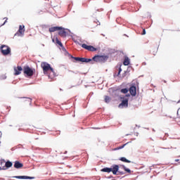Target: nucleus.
<instances>
[{
    "label": "nucleus",
    "mask_w": 180,
    "mask_h": 180,
    "mask_svg": "<svg viewBox=\"0 0 180 180\" xmlns=\"http://www.w3.org/2000/svg\"><path fill=\"white\" fill-rule=\"evenodd\" d=\"M13 178H15L16 179H35L36 177L29 176H14Z\"/></svg>",
    "instance_id": "nucleus-7"
},
{
    "label": "nucleus",
    "mask_w": 180,
    "mask_h": 180,
    "mask_svg": "<svg viewBox=\"0 0 180 180\" xmlns=\"http://www.w3.org/2000/svg\"><path fill=\"white\" fill-rule=\"evenodd\" d=\"M24 74H25L27 77H33L34 72L33 70L29 66H25Z\"/></svg>",
    "instance_id": "nucleus-5"
},
{
    "label": "nucleus",
    "mask_w": 180,
    "mask_h": 180,
    "mask_svg": "<svg viewBox=\"0 0 180 180\" xmlns=\"http://www.w3.org/2000/svg\"><path fill=\"white\" fill-rule=\"evenodd\" d=\"M13 164H12V162L11 161H7L5 164V166L6 168H11V167H12Z\"/></svg>",
    "instance_id": "nucleus-19"
},
{
    "label": "nucleus",
    "mask_w": 180,
    "mask_h": 180,
    "mask_svg": "<svg viewBox=\"0 0 180 180\" xmlns=\"http://www.w3.org/2000/svg\"><path fill=\"white\" fill-rule=\"evenodd\" d=\"M126 144H127V143H125L121 146H119L118 148H117V150H122V148H124V146H126Z\"/></svg>",
    "instance_id": "nucleus-26"
},
{
    "label": "nucleus",
    "mask_w": 180,
    "mask_h": 180,
    "mask_svg": "<svg viewBox=\"0 0 180 180\" xmlns=\"http://www.w3.org/2000/svg\"><path fill=\"white\" fill-rule=\"evenodd\" d=\"M25 25L22 26L20 25L19 26V30H18V33H20V34H23V33H25Z\"/></svg>",
    "instance_id": "nucleus-15"
},
{
    "label": "nucleus",
    "mask_w": 180,
    "mask_h": 180,
    "mask_svg": "<svg viewBox=\"0 0 180 180\" xmlns=\"http://www.w3.org/2000/svg\"><path fill=\"white\" fill-rule=\"evenodd\" d=\"M23 167V164L20 163L19 161H15L14 163V168L19 169V168H22Z\"/></svg>",
    "instance_id": "nucleus-13"
},
{
    "label": "nucleus",
    "mask_w": 180,
    "mask_h": 180,
    "mask_svg": "<svg viewBox=\"0 0 180 180\" xmlns=\"http://www.w3.org/2000/svg\"><path fill=\"white\" fill-rule=\"evenodd\" d=\"M178 161H179V160H178V159H176V160H175V162H178Z\"/></svg>",
    "instance_id": "nucleus-30"
},
{
    "label": "nucleus",
    "mask_w": 180,
    "mask_h": 180,
    "mask_svg": "<svg viewBox=\"0 0 180 180\" xmlns=\"http://www.w3.org/2000/svg\"><path fill=\"white\" fill-rule=\"evenodd\" d=\"M29 101H30V103H32V99L29 98Z\"/></svg>",
    "instance_id": "nucleus-31"
},
{
    "label": "nucleus",
    "mask_w": 180,
    "mask_h": 180,
    "mask_svg": "<svg viewBox=\"0 0 180 180\" xmlns=\"http://www.w3.org/2000/svg\"><path fill=\"white\" fill-rule=\"evenodd\" d=\"M120 160V161H122L123 162H128V163L131 162V161L126 159V158H121Z\"/></svg>",
    "instance_id": "nucleus-21"
},
{
    "label": "nucleus",
    "mask_w": 180,
    "mask_h": 180,
    "mask_svg": "<svg viewBox=\"0 0 180 180\" xmlns=\"http://www.w3.org/2000/svg\"><path fill=\"white\" fill-rule=\"evenodd\" d=\"M98 22V25H101V22H99V21H97Z\"/></svg>",
    "instance_id": "nucleus-32"
},
{
    "label": "nucleus",
    "mask_w": 180,
    "mask_h": 180,
    "mask_svg": "<svg viewBox=\"0 0 180 180\" xmlns=\"http://www.w3.org/2000/svg\"><path fill=\"white\" fill-rule=\"evenodd\" d=\"M118 172H119V165H112L111 172H112L114 175H116Z\"/></svg>",
    "instance_id": "nucleus-11"
},
{
    "label": "nucleus",
    "mask_w": 180,
    "mask_h": 180,
    "mask_svg": "<svg viewBox=\"0 0 180 180\" xmlns=\"http://www.w3.org/2000/svg\"><path fill=\"white\" fill-rule=\"evenodd\" d=\"M3 79H6V75H0V81Z\"/></svg>",
    "instance_id": "nucleus-24"
},
{
    "label": "nucleus",
    "mask_w": 180,
    "mask_h": 180,
    "mask_svg": "<svg viewBox=\"0 0 180 180\" xmlns=\"http://www.w3.org/2000/svg\"><path fill=\"white\" fill-rule=\"evenodd\" d=\"M123 64L124 65H129V64H130V59L129 58V57H126L124 58Z\"/></svg>",
    "instance_id": "nucleus-16"
},
{
    "label": "nucleus",
    "mask_w": 180,
    "mask_h": 180,
    "mask_svg": "<svg viewBox=\"0 0 180 180\" xmlns=\"http://www.w3.org/2000/svg\"><path fill=\"white\" fill-rule=\"evenodd\" d=\"M109 102H110V97L105 96V103H109Z\"/></svg>",
    "instance_id": "nucleus-22"
},
{
    "label": "nucleus",
    "mask_w": 180,
    "mask_h": 180,
    "mask_svg": "<svg viewBox=\"0 0 180 180\" xmlns=\"http://www.w3.org/2000/svg\"><path fill=\"white\" fill-rule=\"evenodd\" d=\"M142 34H146V29H143V30Z\"/></svg>",
    "instance_id": "nucleus-29"
},
{
    "label": "nucleus",
    "mask_w": 180,
    "mask_h": 180,
    "mask_svg": "<svg viewBox=\"0 0 180 180\" xmlns=\"http://www.w3.org/2000/svg\"><path fill=\"white\" fill-rule=\"evenodd\" d=\"M82 49H85V50H88V51H96V48L89 45H86V44H82Z\"/></svg>",
    "instance_id": "nucleus-6"
},
{
    "label": "nucleus",
    "mask_w": 180,
    "mask_h": 180,
    "mask_svg": "<svg viewBox=\"0 0 180 180\" xmlns=\"http://www.w3.org/2000/svg\"><path fill=\"white\" fill-rule=\"evenodd\" d=\"M22 70H23L22 68V66H18L17 68H14V75H20V74L22 73Z\"/></svg>",
    "instance_id": "nucleus-9"
},
{
    "label": "nucleus",
    "mask_w": 180,
    "mask_h": 180,
    "mask_svg": "<svg viewBox=\"0 0 180 180\" xmlns=\"http://www.w3.org/2000/svg\"><path fill=\"white\" fill-rule=\"evenodd\" d=\"M56 44H58V46H60V47H63V43H61V41L60 40H58V38H56Z\"/></svg>",
    "instance_id": "nucleus-20"
},
{
    "label": "nucleus",
    "mask_w": 180,
    "mask_h": 180,
    "mask_svg": "<svg viewBox=\"0 0 180 180\" xmlns=\"http://www.w3.org/2000/svg\"><path fill=\"white\" fill-rule=\"evenodd\" d=\"M58 34L61 37H67V32H65V29L63 28L62 30H60Z\"/></svg>",
    "instance_id": "nucleus-12"
},
{
    "label": "nucleus",
    "mask_w": 180,
    "mask_h": 180,
    "mask_svg": "<svg viewBox=\"0 0 180 180\" xmlns=\"http://www.w3.org/2000/svg\"><path fill=\"white\" fill-rule=\"evenodd\" d=\"M5 23H6V21L4 22V25H5Z\"/></svg>",
    "instance_id": "nucleus-33"
},
{
    "label": "nucleus",
    "mask_w": 180,
    "mask_h": 180,
    "mask_svg": "<svg viewBox=\"0 0 180 180\" xmlns=\"http://www.w3.org/2000/svg\"><path fill=\"white\" fill-rule=\"evenodd\" d=\"M72 58H74L76 61H81V63H84V58H79V57H72Z\"/></svg>",
    "instance_id": "nucleus-18"
},
{
    "label": "nucleus",
    "mask_w": 180,
    "mask_h": 180,
    "mask_svg": "<svg viewBox=\"0 0 180 180\" xmlns=\"http://www.w3.org/2000/svg\"><path fill=\"white\" fill-rule=\"evenodd\" d=\"M2 169H6V168L5 167V166L3 167H0V171H2Z\"/></svg>",
    "instance_id": "nucleus-28"
},
{
    "label": "nucleus",
    "mask_w": 180,
    "mask_h": 180,
    "mask_svg": "<svg viewBox=\"0 0 180 180\" xmlns=\"http://www.w3.org/2000/svg\"><path fill=\"white\" fill-rule=\"evenodd\" d=\"M83 63H90V64H94L95 60H94V58L92 59L83 58Z\"/></svg>",
    "instance_id": "nucleus-14"
},
{
    "label": "nucleus",
    "mask_w": 180,
    "mask_h": 180,
    "mask_svg": "<svg viewBox=\"0 0 180 180\" xmlns=\"http://www.w3.org/2000/svg\"><path fill=\"white\" fill-rule=\"evenodd\" d=\"M120 72H122V68H119V71H118V73H117V77H119V75H120Z\"/></svg>",
    "instance_id": "nucleus-27"
},
{
    "label": "nucleus",
    "mask_w": 180,
    "mask_h": 180,
    "mask_svg": "<svg viewBox=\"0 0 180 180\" xmlns=\"http://www.w3.org/2000/svg\"><path fill=\"white\" fill-rule=\"evenodd\" d=\"M121 92H122V94H127V92H129V89H121Z\"/></svg>",
    "instance_id": "nucleus-25"
},
{
    "label": "nucleus",
    "mask_w": 180,
    "mask_h": 180,
    "mask_svg": "<svg viewBox=\"0 0 180 180\" xmlns=\"http://www.w3.org/2000/svg\"><path fill=\"white\" fill-rule=\"evenodd\" d=\"M121 174L123 175V172H121Z\"/></svg>",
    "instance_id": "nucleus-36"
},
{
    "label": "nucleus",
    "mask_w": 180,
    "mask_h": 180,
    "mask_svg": "<svg viewBox=\"0 0 180 180\" xmlns=\"http://www.w3.org/2000/svg\"><path fill=\"white\" fill-rule=\"evenodd\" d=\"M153 131H155V129H153Z\"/></svg>",
    "instance_id": "nucleus-37"
},
{
    "label": "nucleus",
    "mask_w": 180,
    "mask_h": 180,
    "mask_svg": "<svg viewBox=\"0 0 180 180\" xmlns=\"http://www.w3.org/2000/svg\"><path fill=\"white\" fill-rule=\"evenodd\" d=\"M108 58L109 56H96L93 57V60L96 63H105Z\"/></svg>",
    "instance_id": "nucleus-1"
},
{
    "label": "nucleus",
    "mask_w": 180,
    "mask_h": 180,
    "mask_svg": "<svg viewBox=\"0 0 180 180\" xmlns=\"http://www.w3.org/2000/svg\"><path fill=\"white\" fill-rule=\"evenodd\" d=\"M122 168L124 171H126L127 172H128V174H130V172H131V170H130V169H128L127 167H126V166L123 165Z\"/></svg>",
    "instance_id": "nucleus-23"
},
{
    "label": "nucleus",
    "mask_w": 180,
    "mask_h": 180,
    "mask_svg": "<svg viewBox=\"0 0 180 180\" xmlns=\"http://www.w3.org/2000/svg\"><path fill=\"white\" fill-rule=\"evenodd\" d=\"M101 172H108V173L112 172V168L105 167L101 169Z\"/></svg>",
    "instance_id": "nucleus-17"
},
{
    "label": "nucleus",
    "mask_w": 180,
    "mask_h": 180,
    "mask_svg": "<svg viewBox=\"0 0 180 180\" xmlns=\"http://www.w3.org/2000/svg\"><path fill=\"white\" fill-rule=\"evenodd\" d=\"M114 77H116V75H114Z\"/></svg>",
    "instance_id": "nucleus-38"
},
{
    "label": "nucleus",
    "mask_w": 180,
    "mask_h": 180,
    "mask_svg": "<svg viewBox=\"0 0 180 180\" xmlns=\"http://www.w3.org/2000/svg\"><path fill=\"white\" fill-rule=\"evenodd\" d=\"M41 67L43 69L44 72H47V71H49V70L51 71V72L54 73V70L53 69V68H51V66H50V64L46 63V62H43L41 64Z\"/></svg>",
    "instance_id": "nucleus-2"
},
{
    "label": "nucleus",
    "mask_w": 180,
    "mask_h": 180,
    "mask_svg": "<svg viewBox=\"0 0 180 180\" xmlns=\"http://www.w3.org/2000/svg\"><path fill=\"white\" fill-rule=\"evenodd\" d=\"M129 97H130V95L128 94L125 96V98L119 105V108H127V106H129Z\"/></svg>",
    "instance_id": "nucleus-4"
},
{
    "label": "nucleus",
    "mask_w": 180,
    "mask_h": 180,
    "mask_svg": "<svg viewBox=\"0 0 180 180\" xmlns=\"http://www.w3.org/2000/svg\"><path fill=\"white\" fill-rule=\"evenodd\" d=\"M0 50L3 56H8V54L11 53V48L6 45H2L0 47Z\"/></svg>",
    "instance_id": "nucleus-3"
},
{
    "label": "nucleus",
    "mask_w": 180,
    "mask_h": 180,
    "mask_svg": "<svg viewBox=\"0 0 180 180\" xmlns=\"http://www.w3.org/2000/svg\"><path fill=\"white\" fill-rule=\"evenodd\" d=\"M177 103H180V100L177 102Z\"/></svg>",
    "instance_id": "nucleus-35"
},
{
    "label": "nucleus",
    "mask_w": 180,
    "mask_h": 180,
    "mask_svg": "<svg viewBox=\"0 0 180 180\" xmlns=\"http://www.w3.org/2000/svg\"><path fill=\"white\" fill-rule=\"evenodd\" d=\"M58 30H63V27H51L49 28L50 33H53Z\"/></svg>",
    "instance_id": "nucleus-10"
},
{
    "label": "nucleus",
    "mask_w": 180,
    "mask_h": 180,
    "mask_svg": "<svg viewBox=\"0 0 180 180\" xmlns=\"http://www.w3.org/2000/svg\"><path fill=\"white\" fill-rule=\"evenodd\" d=\"M136 91L137 89L136 88V86H131L129 88V92L132 96H136V95L137 94Z\"/></svg>",
    "instance_id": "nucleus-8"
},
{
    "label": "nucleus",
    "mask_w": 180,
    "mask_h": 180,
    "mask_svg": "<svg viewBox=\"0 0 180 180\" xmlns=\"http://www.w3.org/2000/svg\"><path fill=\"white\" fill-rule=\"evenodd\" d=\"M101 35L103 36V37H105V34H101Z\"/></svg>",
    "instance_id": "nucleus-34"
}]
</instances>
